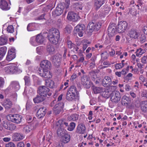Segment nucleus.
Instances as JSON below:
<instances>
[{
	"label": "nucleus",
	"instance_id": "nucleus-10",
	"mask_svg": "<svg viewBox=\"0 0 147 147\" xmlns=\"http://www.w3.org/2000/svg\"><path fill=\"white\" fill-rule=\"evenodd\" d=\"M10 4L9 0H1L0 8L3 10H8L10 8Z\"/></svg>",
	"mask_w": 147,
	"mask_h": 147
},
{
	"label": "nucleus",
	"instance_id": "nucleus-27",
	"mask_svg": "<svg viewBox=\"0 0 147 147\" xmlns=\"http://www.w3.org/2000/svg\"><path fill=\"white\" fill-rule=\"evenodd\" d=\"M56 127V128L58 127ZM66 133V131L64 129L61 128V127H58V128L57 130V134L59 137H61L63 136Z\"/></svg>",
	"mask_w": 147,
	"mask_h": 147
},
{
	"label": "nucleus",
	"instance_id": "nucleus-26",
	"mask_svg": "<svg viewBox=\"0 0 147 147\" xmlns=\"http://www.w3.org/2000/svg\"><path fill=\"white\" fill-rule=\"evenodd\" d=\"M46 98L42 96H40V95H37L33 99V101L35 103H39L41 102L45 99Z\"/></svg>",
	"mask_w": 147,
	"mask_h": 147
},
{
	"label": "nucleus",
	"instance_id": "nucleus-63",
	"mask_svg": "<svg viewBox=\"0 0 147 147\" xmlns=\"http://www.w3.org/2000/svg\"><path fill=\"white\" fill-rule=\"evenodd\" d=\"M17 147H24V144L23 142H19L17 144Z\"/></svg>",
	"mask_w": 147,
	"mask_h": 147
},
{
	"label": "nucleus",
	"instance_id": "nucleus-36",
	"mask_svg": "<svg viewBox=\"0 0 147 147\" xmlns=\"http://www.w3.org/2000/svg\"><path fill=\"white\" fill-rule=\"evenodd\" d=\"M76 96V95L67 92L66 95V98L68 100L72 101L75 100Z\"/></svg>",
	"mask_w": 147,
	"mask_h": 147
},
{
	"label": "nucleus",
	"instance_id": "nucleus-29",
	"mask_svg": "<svg viewBox=\"0 0 147 147\" xmlns=\"http://www.w3.org/2000/svg\"><path fill=\"white\" fill-rule=\"evenodd\" d=\"M92 89L94 93L95 94H101L102 92L103 91V90H105V88H104L96 87L94 86L92 87Z\"/></svg>",
	"mask_w": 147,
	"mask_h": 147
},
{
	"label": "nucleus",
	"instance_id": "nucleus-43",
	"mask_svg": "<svg viewBox=\"0 0 147 147\" xmlns=\"http://www.w3.org/2000/svg\"><path fill=\"white\" fill-rule=\"evenodd\" d=\"M35 24L31 23L29 24L27 27V30L28 31H31L34 30L35 28L34 27Z\"/></svg>",
	"mask_w": 147,
	"mask_h": 147
},
{
	"label": "nucleus",
	"instance_id": "nucleus-49",
	"mask_svg": "<svg viewBox=\"0 0 147 147\" xmlns=\"http://www.w3.org/2000/svg\"><path fill=\"white\" fill-rule=\"evenodd\" d=\"M96 59L95 56H93L91 58L90 60L91 61V63H90V67L91 68H93L95 65V61Z\"/></svg>",
	"mask_w": 147,
	"mask_h": 147
},
{
	"label": "nucleus",
	"instance_id": "nucleus-44",
	"mask_svg": "<svg viewBox=\"0 0 147 147\" xmlns=\"http://www.w3.org/2000/svg\"><path fill=\"white\" fill-rule=\"evenodd\" d=\"M47 50L50 54H53L54 52L55 48L53 45H48L47 47Z\"/></svg>",
	"mask_w": 147,
	"mask_h": 147
},
{
	"label": "nucleus",
	"instance_id": "nucleus-24",
	"mask_svg": "<svg viewBox=\"0 0 147 147\" xmlns=\"http://www.w3.org/2000/svg\"><path fill=\"white\" fill-rule=\"evenodd\" d=\"M13 137L14 141H18L24 139V136L22 134L16 133L14 134Z\"/></svg>",
	"mask_w": 147,
	"mask_h": 147
},
{
	"label": "nucleus",
	"instance_id": "nucleus-57",
	"mask_svg": "<svg viewBox=\"0 0 147 147\" xmlns=\"http://www.w3.org/2000/svg\"><path fill=\"white\" fill-rule=\"evenodd\" d=\"M123 67V65H122L121 63H117L115 66V68L117 69H120Z\"/></svg>",
	"mask_w": 147,
	"mask_h": 147
},
{
	"label": "nucleus",
	"instance_id": "nucleus-4",
	"mask_svg": "<svg viewBox=\"0 0 147 147\" xmlns=\"http://www.w3.org/2000/svg\"><path fill=\"white\" fill-rule=\"evenodd\" d=\"M5 72L7 74H12L16 73H20L22 71L14 65H12L6 67L4 69Z\"/></svg>",
	"mask_w": 147,
	"mask_h": 147
},
{
	"label": "nucleus",
	"instance_id": "nucleus-22",
	"mask_svg": "<svg viewBox=\"0 0 147 147\" xmlns=\"http://www.w3.org/2000/svg\"><path fill=\"white\" fill-rule=\"evenodd\" d=\"M62 5H59V6L57 7L54 11L52 12L53 14L56 16H59L63 12V7H62Z\"/></svg>",
	"mask_w": 147,
	"mask_h": 147
},
{
	"label": "nucleus",
	"instance_id": "nucleus-38",
	"mask_svg": "<svg viewBox=\"0 0 147 147\" xmlns=\"http://www.w3.org/2000/svg\"><path fill=\"white\" fill-rule=\"evenodd\" d=\"M7 51V48L5 47L0 48V60H1L5 55Z\"/></svg>",
	"mask_w": 147,
	"mask_h": 147
},
{
	"label": "nucleus",
	"instance_id": "nucleus-52",
	"mask_svg": "<svg viewBox=\"0 0 147 147\" xmlns=\"http://www.w3.org/2000/svg\"><path fill=\"white\" fill-rule=\"evenodd\" d=\"M9 129H8L9 130H14L16 128V126L13 124L9 123Z\"/></svg>",
	"mask_w": 147,
	"mask_h": 147
},
{
	"label": "nucleus",
	"instance_id": "nucleus-53",
	"mask_svg": "<svg viewBox=\"0 0 147 147\" xmlns=\"http://www.w3.org/2000/svg\"><path fill=\"white\" fill-rule=\"evenodd\" d=\"M5 147H16V146L13 142H9L6 144Z\"/></svg>",
	"mask_w": 147,
	"mask_h": 147
},
{
	"label": "nucleus",
	"instance_id": "nucleus-42",
	"mask_svg": "<svg viewBox=\"0 0 147 147\" xmlns=\"http://www.w3.org/2000/svg\"><path fill=\"white\" fill-rule=\"evenodd\" d=\"M10 86L12 87L16 90H18L20 88V85L16 81H13L11 82Z\"/></svg>",
	"mask_w": 147,
	"mask_h": 147
},
{
	"label": "nucleus",
	"instance_id": "nucleus-61",
	"mask_svg": "<svg viewBox=\"0 0 147 147\" xmlns=\"http://www.w3.org/2000/svg\"><path fill=\"white\" fill-rule=\"evenodd\" d=\"M26 119L27 122L28 123H30L32 122L33 120L32 117L30 116H27Z\"/></svg>",
	"mask_w": 147,
	"mask_h": 147
},
{
	"label": "nucleus",
	"instance_id": "nucleus-11",
	"mask_svg": "<svg viewBox=\"0 0 147 147\" xmlns=\"http://www.w3.org/2000/svg\"><path fill=\"white\" fill-rule=\"evenodd\" d=\"M81 80L82 84L86 88H89L90 87V78L89 76L83 75L81 78Z\"/></svg>",
	"mask_w": 147,
	"mask_h": 147
},
{
	"label": "nucleus",
	"instance_id": "nucleus-12",
	"mask_svg": "<svg viewBox=\"0 0 147 147\" xmlns=\"http://www.w3.org/2000/svg\"><path fill=\"white\" fill-rule=\"evenodd\" d=\"M64 104L63 102L58 103L56 104L53 108V110L55 114H59L63 110Z\"/></svg>",
	"mask_w": 147,
	"mask_h": 147
},
{
	"label": "nucleus",
	"instance_id": "nucleus-3",
	"mask_svg": "<svg viewBox=\"0 0 147 147\" xmlns=\"http://www.w3.org/2000/svg\"><path fill=\"white\" fill-rule=\"evenodd\" d=\"M37 93L40 96H42L46 98L47 95L49 96L52 94V93L49 91V89L44 86H39L38 88Z\"/></svg>",
	"mask_w": 147,
	"mask_h": 147
},
{
	"label": "nucleus",
	"instance_id": "nucleus-18",
	"mask_svg": "<svg viewBox=\"0 0 147 147\" xmlns=\"http://www.w3.org/2000/svg\"><path fill=\"white\" fill-rule=\"evenodd\" d=\"M128 34L130 38L134 39H138L139 36V33L137 31L133 29L130 30L128 32Z\"/></svg>",
	"mask_w": 147,
	"mask_h": 147
},
{
	"label": "nucleus",
	"instance_id": "nucleus-15",
	"mask_svg": "<svg viewBox=\"0 0 147 147\" xmlns=\"http://www.w3.org/2000/svg\"><path fill=\"white\" fill-rule=\"evenodd\" d=\"M46 108L42 107L39 109L36 113V116L39 119L43 117L47 112Z\"/></svg>",
	"mask_w": 147,
	"mask_h": 147
},
{
	"label": "nucleus",
	"instance_id": "nucleus-9",
	"mask_svg": "<svg viewBox=\"0 0 147 147\" xmlns=\"http://www.w3.org/2000/svg\"><path fill=\"white\" fill-rule=\"evenodd\" d=\"M9 116L10 120L13 123L19 124L21 122L22 116L19 114L9 115Z\"/></svg>",
	"mask_w": 147,
	"mask_h": 147
},
{
	"label": "nucleus",
	"instance_id": "nucleus-17",
	"mask_svg": "<svg viewBox=\"0 0 147 147\" xmlns=\"http://www.w3.org/2000/svg\"><path fill=\"white\" fill-rule=\"evenodd\" d=\"M102 85L105 87H108L111 85L112 81L110 77L105 76L102 81Z\"/></svg>",
	"mask_w": 147,
	"mask_h": 147
},
{
	"label": "nucleus",
	"instance_id": "nucleus-62",
	"mask_svg": "<svg viewBox=\"0 0 147 147\" xmlns=\"http://www.w3.org/2000/svg\"><path fill=\"white\" fill-rule=\"evenodd\" d=\"M77 76L76 74L74 73L71 76L70 80L72 81H74L77 77Z\"/></svg>",
	"mask_w": 147,
	"mask_h": 147
},
{
	"label": "nucleus",
	"instance_id": "nucleus-34",
	"mask_svg": "<svg viewBox=\"0 0 147 147\" xmlns=\"http://www.w3.org/2000/svg\"><path fill=\"white\" fill-rule=\"evenodd\" d=\"M36 42L38 44H41L44 41V38L42 35L39 34L37 35L36 37Z\"/></svg>",
	"mask_w": 147,
	"mask_h": 147
},
{
	"label": "nucleus",
	"instance_id": "nucleus-58",
	"mask_svg": "<svg viewBox=\"0 0 147 147\" xmlns=\"http://www.w3.org/2000/svg\"><path fill=\"white\" fill-rule=\"evenodd\" d=\"M5 83L4 78L0 77V88L2 87L3 86Z\"/></svg>",
	"mask_w": 147,
	"mask_h": 147
},
{
	"label": "nucleus",
	"instance_id": "nucleus-46",
	"mask_svg": "<svg viewBox=\"0 0 147 147\" xmlns=\"http://www.w3.org/2000/svg\"><path fill=\"white\" fill-rule=\"evenodd\" d=\"M136 5L138 7L139 9H142V8L144 7L143 3L142 0H138Z\"/></svg>",
	"mask_w": 147,
	"mask_h": 147
},
{
	"label": "nucleus",
	"instance_id": "nucleus-28",
	"mask_svg": "<svg viewBox=\"0 0 147 147\" xmlns=\"http://www.w3.org/2000/svg\"><path fill=\"white\" fill-rule=\"evenodd\" d=\"M67 45L68 48L69 49L73 48V51L78 52L79 48L75 44L72 43L71 41H67Z\"/></svg>",
	"mask_w": 147,
	"mask_h": 147
},
{
	"label": "nucleus",
	"instance_id": "nucleus-31",
	"mask_svg": "<svg viewBox=\"0 0 147 147\" xmlns=\"http://www.w3.org/2000/svg\"><path fill=\"white\" fill-rule=\"evenodd\" d=\"M61 138V141L63 143H67L69 141L70 136L69 135L66 133Z\"/></svg>",
	"mask_w": 147,
	"mask_h": 147
},
{
	"label": "nucleus",
	"instance_id": "nucleus-1",
	"mask_svg": "<svg viewBox=\"0 0 147 147\" xmlns=\"http://www.w3.org/2000/svg\"><path fill=\"white\" fill-rule=\"evenodd\" d=\"M51 65V63L49 61L43 60L40 63V67L38 68V73L43 78H51L52 77L51 73L47 69L50 67Z\"/></svg>",
	"mask_w": 147,
	"mask_h": 147
},
{
	"label": "nucleus",
	"instance_id": "nucleus-55",
	"mask_svg": "<svg viewBox=\"0 0 147 147\" xmlns=\"http://www.w3.org/2000/svg\"><path fill=\"white\" fill-rule=\"evenodd\" d=\"M146 40V37L144 34L141 35L140 38V41L142 42H144Z\"/></svg>",
	"mask_w": 147,
	"mask_h": 147
},
{
	"label": "nucleus",
	"instance_id": "nucleus-21",
	"mask_svg": "<svg viewBox=\"0 0 147 147\" xmlns=\"http://www.w3.org/2000/svg\"><path fill=\"white\" fill-rule=\"evenodd\" d=\"M140 106L142 112L145 113L147 112V100L141 102Z\"/></svg>",
	"mask_w": 147,
	"mask_h": 147
},
{
	"label": "nucleus",
	"instance_id": "nucleus-54",
	"mask_svg": "<svg viewBox=\"0 0 147 147\" xmlns=\"http://www.w3.org/2000/svg\"><path fill=\"white\" fill-rule=\"evenodd\" d=\"M9 123L8 122L6 121H3V127L6 129H8L9 128Z\"/></svg>",
	"mask_w": 147,
	"mask_h": 147
},
{
	"label": "nucleus",
	"instance_id": "nucleus-5",
	"mask_svg": "<svg viewBox=\"0 0 147 147\" xmlns=\"http://www.w3.org/2000/svg\"><path fill=\"white\" fill-rule=\"evenodd\" d=\"M101 26L100 24L94 21L90 22L87 27V28H89L88 32L92 33L93 31H97L99 29Z\"/></svg>",
	"mask_w": 147,
	"mask_h": 147
},
{
	"label": "nucleus",
	"instance_id": "nucleus-2",
	"mask_svg": "<svg viewBox=\"0 0 147 147\" xmlns=\"http://www.w3.org/2000/svg\"><path fill=\"white\" fill-rule=\"evenodd\" d=\"M47 37L51 42L55 45L57 44L59 40V31L58 29L55 28L50 29Z\"/></svg>",
	"mask_w": 147,
	"mask_h": 147
},
{
	"label": "nucleus",
	"instance_id": "nucleus-25",
	"mask_svg": "<svg viewBox=\"0 0 147 147\" xmlns=\"http://www.w3.org/2000/svg\"><path fill=\"white\" fill-rule=\"evenodd\" d=\"M130 100L128 97L124 95L122 97L121 99L122 104L125 106H127L129 105V102Z\"/></svg>",
	"mask_w": 147,
	"mask_h": 147
},
{
	"label": "nucleus",
	"instance_id": "nucleus-14",
	"mask_svg": "<svg viewBox=\"0 0 147 147\" xmlns=\"http://www.w3.org/2000/svg\"><path fill=\"white\" fill-rule=\"evenodd\" d=\"M62 56L60 54H57L56 55L52 56L51 59V60L52 62L55 65H59V62L61 60Z\"/></svg>",
	"mask_w": 147,
	"mask_h": 147
},
{
	"label": "nucleus",
	"instance_id": "nucleus-33",
	"mask_svg": "<svg viewBox=\"0 0 147 147\" xmlns=\"http://www.w3.org/2000/svg\"><path fill=\"white\" fill-rule=\"evenodd\" d=\"M105 0H95L94 6L96 9L99 8L105 3Z\"/></svg>",
	"mask_w": 147,
	"mask_h": 147
},
{
	"label": "nucleus",
	"instance_id": "nucleus-47",
	"mask_svg": "<svg viewBox=\"0 0 147 147\" xmlns=\"http://www.w3.org/2000/svg\"><path fill=\"white\" fill-rule=\"evenodd\" d=\"M145 52V50L144 49H142L140 48L137 49L136 51V55L137 57H140V55H141Z\"/></svg>",
	"mask_w": 147,
	"mask_h": 147
},
{
	"label": "nucleus",
	"instance_id": "nucleus-64",
	"mask_svg": "<svg viewBox=\"0 0 147 147\" xmlns=\"http://www.w3.org/2000/svg\"><path fill=\"white\" fill-rule=\"evenodd\" d=\"M142 96L147 98V92L146 91L142 92Z\"/></svg>",
	"mask_w": 147,
	"mask_h": 147
},
{
	"label": "nucleus",
	"instance_id": "nucleus-13",
	"mask_svg": "<svg viewBox=\"0 0 147 147\" xmlns=\"http://www.w3.org/2000/svg\"><path fill=\"white\" fill-rule=\"evenodd\" d=\"M15 49L12 48L8 51L6 59L8 61H10L14 59L16 57Z\"/></svg>",
	"mask_w": 147,
	"mask_h": 147
},
{
	"label": "nucleus",
	"instance_id": "nucleus-32",
	"mask_svg": "<svg viewBox=\"0 0 147 147\" xmlns=\"http://www.w3.org/2000/svg\"><path fill=\"white\" fill-rule=\"evenodd\" d=\"M116 28L114 26H112V25H109L108 30V31L109 34L111 36H113L115 34Z\"/></svg>",
	"mask_w": 147,
	"mask_h": 147
},
{
	"label": "nucleus",
	"instance_id": "nucleus-8",
	"mask_svg": "<svg viewBox=\"0 0 147 147\" xmlns=\"http://www.w3.org/2000/svg\"><path fill=\"white\" fill-rule=\"evenodd\" d=\"M85 29V26L84 24H80L75 27L74 30L77 31L79 36L81 37L83 36Z\"/></svg>",
	"mask_w": 147,
	"mask_h": 147
},
{
	"label": "nucleus",
	"instance_id": "nucleus-35",
	"mask_svg": "<svg viewBox=\"0 0 147 147\" xmlns=\"http://www.w3.org/2000/svg\"><path fill=\"white\" fill-rule=\"evenodd\" d=\"M104 90H103V91L101 93V95L102 96L106 98H108L109 97L111 96V94L112 91L109 92V91H108V90H107V91H106V89L105 88Z\"/></svg>",
	"mask_w": 147,
	"mask_h": 147
},
{
	"label": "nucleus",
	"instance_id": "nucleus-56",
	"mask_svg": "<svg viewBox=\"0 0 147 147\" xmlns=\"http://www.w3.org/2000/svg\"><path fill=\"white\" fill-rule=\"evenodd\" d=\"M141 62L143 63H147V55L143 57L142 58Z\"/></svg>",
	"mask_w": 147,
	"mask_h": 147
},
{
	"label": "nucleus",
	"instance_id": "nucleus-6",
	"mask_svg": "<svg viewBox=\"0 0 147 147\" xmlns=\"http://www.w3.org/2000/svg\"><path fill=\"white\" fill-rule=\"evenodd\" d=\"M121 96L118 92L112 91L111 92V100L115 103H117L120 100Z\"/></svg>",
	"mask_w": 147,
	"mask_h": 147
},
{
	"label": "nucleus",
	"instance_id": "nucleus-45",
	"mask_svg": "<svg viewBox=\"0 0 147 147\" xmlns=\"http://www.w3.org/2000/svg\"><path fill=\"white\" fill-rule=\"evenodd\" d=\"M25 85L27 86H29L30 84V80L29 77L28 76H25L24 77Z\"/></svg>",
	"mask_w": 147,
	"mask_h": 147
},
{
	"label": "nucleus",
	"instance_id": "nucleus-19",
	"mask_svg": "<svg viewBox=\"0 0 147 147\" xmlns=\"http://www.w3.org/2000/svg\"><path fill=\"white\" fill-rule=\"evenodd\" d=\"M1 104L6 109H8L10 108L12 105V102L9 99L4 100L2 102Z\"/></svg>",
	"mask_w": 147,
	"mask_h": 147
},
{
	"label": "nucleus",
	"instance_id": "nucleus-16",
	"mask_svg": "<svg viewBox=\"0 0 147 147\" xmlns=\"http://www.w3.org/2000/svg\"><path fill=\"white\" fill-rule=\"evenodd\" d=\"M86 128L84 124L82 123H79L77 127L76 132L80 134H83L86 131Z\"/></svg>",
	"mask_w": 147,
	"mask_h": 147
},
{
	"label": "nucleus",
	"instance_id": "nucleus-48",
	"mask_svg": "<svg viewBox=\"0 0 147 147\" xmlns=\"http://www.w3.org/2000/svg\"><path fill=\"white\" fill-rule=\"evenodd\" d=\"M30 43L32 45L36 46L38 45L37 42H36V38L35 37H32L30 40Z\"/></svg>",
	"mask_w": 147,
	"mask_h": 147
},
{
	"label": "nucleus",
	"instance_id": "nucleus-7",
	"mask_svg": "<svg viewBox=\"0 0 147 147\" xmlns=\"http://www.w3.org/2000/svg\"><path fill=\"white\" fill-rule=\"evenodd\" d=\"M127 26L128 24L126 21H120L118 24L117 29L119 32H123L127 29Z\"/></svg>",
	"mask_w": 147,
	"mask_h": 147
},
{
	"label": "nucleus",
	"instance_id": "nucleus-40",
	"mask_svg": "<svg viewBox=\"0 0 147 147\" xmlns=\"http://www.w3.org/2000/svg\"><path fill=\"white\" fill-rule=\"evenodd\" d=\"M67 92H69V93H71L72 94H74L76 95L78 93L76 87L74 86H71L70 87Z\"/></svg>",
	"mask_w": 147,
	"mask_h": 147
},
{
	"label": "nucleus",
	"instance_id": "nucleus-20",
	"mask_svg": "<svg viewBox=\"0 0 147 147\" xmlns=\"http://www.w3.org/2000/svg\"><path fill=\"white\" fill-rule=\"evenodd\" d=\"M67 18L69 20H71L73 21L78 20V15L72 12H69L67 15Z\"/></svg>",
	"mask_w": 147,
	"mask_h": 147
},
{
	"label": "nucleus",
	"instance_id": "nucleus-60",
	"mask_svg": "<svg viewBox=\"0 0 147 147\" xmlns=\"http://www.w3.org/2000/svg\"><path fill=\"white\" fill-rule=\"evenodd\" d=\"M65 3L64 4L65 5V7L66 8V9H68L69 7L70 4V1L69 0H65Z\"/></svg>",
	"mask_w": 147,
	"mask_h": 147
},
{
	"label": "nucleus",
	"instance_id": "nucleus-51",
	"mask_svg": "<svg viewBox=\"0 0 147 147\" xmlns=\"http://www.w3.org/2000/svg\"><path fill=\"white\" fill-rule=\"evenodd\" d=\"M7 31L10 33H13L14 32V28L13 26L10 25L7 28Z\"/></svg>",
	"mask_w": 147,
	"mask_h": 147
},
{
	"label": "nucleus",
	"instance_id": "nucleus-39",
	"mask_svg": "<svg viewBox=\"0 0 147 147\" xmlns=\"http://www.w3.org/2000/svg\"><path fill=\"white\" fill-rule=\"evenodd\" d=\"M7 41V39L6 36L2 35L0 36V45H3L6 44Z\"/></svg>",
	"mask_w": 147,
	"mask_h": 147
},
{
	"label": "nucleus",
	"instance_id": "nucleus-23",
	"mask_svg": "<svg viewBox=\"0 0 147 147\" xmlns=\"http://www.w3.org/2000/svg\"><path fill=\"white\" fill-rule=\"evenodd\" d=\"M56 127H61L65 129V128L69 126L68 123L65 122L62 120H60L55 124Z\"/></svg>",
	"mask_w": 147,
	"mask_h": 147
},
{
	"label": "nucleus",
	"instance_id": "nucleus-59",
	"mask_svg": "<svg viewBox=\"0 0 147 147\" xmlns=\"http://www.w3.org/2000/svg\"><path fill=\"white\" fill-rule=\"evenodd\" d=\"M91 78L93 81H95L97 79V77L95 73H92V74Z\"/></svg>",
	"mask_w": 147,
	"mask_h": 147
},
{
	"label": "nucleus",
	"instance_id": "nucleus-50",
	"mask_svg": "<svg viewBox=\"0 0 147 147\" xmlns=\"http://www.w3.org/2000/svg\"><path fill=\"white\" fill-rule=\"evenodd\" d=\"M76 124L74 122H71L70 124V125L67 127V130L69 131H73L75 127Z\"/></svg>",
	"mask_w": 147,
	"mask_h": 147
},
{
	"label": "nucleus",
	"instance_id": "nucleus-30",
	"mask_svg": "<svg viewBox=\"0 0 147 147\" xmlns=\"http://www.w3.org/2000/svg\"><path fill=\"white\" fill-rule=\"evenodd\" d=\"M35 127H34V125H24L23 126V131L26 133L30 132L31 131L34 129Z\"/></svg>",
	"mask_w": 147,
	"mask_h": 147
},
{
	"label": "nucleus",
	"instance_id": "nucleus-37",
	"mask_svg": "<svg viewBox=\"0 0 147 147\" xmlns=\"http://www.w3.org/2000/svg\"><path fill=\"white\" fill-rule=\"evenodd\" d=\"M79 118V115L76 114H74L68 117L67 119L69 121H76Z\"/></svg>",
	"mask_w": 147,
	"mask_h": 147
},
{
	"label": "nucleus",
	"instance_id": "nucleus-41",
	"mask_svg": "<svg viewBox=\"0 0 147 147\" xmlns=\"http://www.w3.org/2000/svg\"><path fill=\"white\" fill-rule=\"evenodd\" d=\"M45 84L46 86L51 88H53L54 86V82L51 80L49 79L46 80Z\"/></svg>",
	"mask_w": 147,
	"mask_h": 147
}]
</instances>
